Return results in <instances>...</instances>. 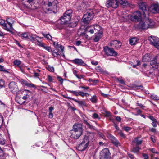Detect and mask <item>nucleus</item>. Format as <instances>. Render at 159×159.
I'll use <instances>...</instances> for the list:
<instances>
[{"mask_svg":"<svg viewBox=\"0 0 159 159\" xmlns=\"http://www.w3.org/2000/svg\"><path fill=\"white\" fill-rule=\"evenodd\" d=\"M20 36L23 39H28L29 35L28 33L25 32L22 34H21Z\"/></svg>","mask_w":159,"mask_h":159,"instance_id":"obj_27","label":"nucleus"},{"mask_svg":"<svg viewBox=\"0 0 159 159\" xmlns=\"http://www.w3.org/2000/svg\"><path fill=\"white\" fill-rule=\"evenodd\" d=\"M13 64L15 65L19 66L21 64V61L17 60H16L14 61Z\"/></svg>","mask_w":159,"mask_h":159,"instance_id":"obj_38","label":"nucleus"},{"mask_svg":"<svg viewBox=\"0 0 159 159\" xmlns=\"http://www.w3.org/2000/svg\"><path fill=\"white\" fill-rule=\"evenodd\" d=\"M92 117L94 119L99 118L98 115L96 113H93V114Z\"/></svg>","mask_w":159,"mask_h":159,"instance_id":"obj_48","label":"nucleus"},{"mask_svg":"<svg viewBox=\"0 0 159 159\" xmlns=\"http://www.w3.org/2000/svg\"><path fill=\"white\" fill-rule=\"evenodd\" d=\"M119 134H120V136L121 137L124 138L125 137V136L124 133H123L121 130H120L119 132L118 133Z\"/></svg>","mask_w":159,"mask_h":159,"instance_id":"obj_57","label":"nucleus"},{"mask_svg":"<svg viewBox=\"0 0 159 159\" xmlns=\"http://www.w3.org/2000/svg\"><path fill=\"white\" fill-rule=\"evenodd\" d=\"M72 11L71 10H69L66 11L61 18V23L64 24H70L69 26L75 27L76 26L77 23L79 21V19L75 17L73 18V20H72L70 22V19L72 16Z\"/></svg>","mask_w":159,"mask_h":159,"instance_id":"obj_1","label":"nucleus"},{"mask_svg":"<svg viewBox=\"0 0 159 159\" xmlns=\"http://www.w3.org/2000/svg\"><path fill=\"white\" fill-rule=\"evenodd\" d=\"M68 92L72 93L73 95H75L76 96H78V93L77 91H71V90H68Z\"/></svg>","mask_w":159,"mask_h":159,"instance_id":"obj_39","label":"nucleus"},{"mask_svg":"<svg viewBox=\"0 0 159 159\" xmlns=\"http://www.w3.org/2000/svg\"><path fill=\"white\" fill-rule=\"evenodd\" d=\"M151 98L154 100H159V97L157 95L154 94H152L151 95Z\"/></svg>","mask_w":159,"mask_h":159,"instance_id":"obj_31","label":"nucleus"},{"mask_svg":"<svg viewBox=\"0 0 159 159\" xmlns=\"http://www.w3.org/2000/svg\"><path fill=\"white\" fill-rule=\"evenodd\" d=\"M6 21L9 26V27H8L9 30H8V31H9L11 33H12L14 30L12 27V24L14 23V20L11 18H7L6 19Z\"/></svg>","mask_w":159,"mask_h":159,"instance_id":"obj_17","label":"nucleus"},{"mask_svg":"<svg viewBox=\"0 0 159 159\" xmlns=\"http://www.w3.org/2000/svg\"><path fill=\"white\" fill-rule=\"evenodd\" d=\"M37 38H39V37L36 36L34 35H29L28 39L31 41H35L36 40Z\"/></svg>","mask_w":159,"mask_h":159,"instance_id":"obj_28","label":"nucleus"},{"mask_svg":"<svg viewBox=\"0 0 159 159\" xmlns=\"http://www.w3.org/2000/svg\"><path fill=\"white\" fill-rule=\"evenodd\" d=\"M24 91L26 93V94L25 95L27 97L29 98L31 94V92L28 90H25Z\"/></svg>","mask_w":159,"mask_h":159,"instance_id":"obj_35","label":"nucleus"},{"mask_svg":"<svg viewBox=\"0 0 159 159\" xmlns=\"http://www.w3.org/2000/svg\"><path fill=\"white\" fill-rule=\"evenodd\" d=\"M97 71L100 72L101 73H104L105 72L104 70L100 66H98L95 68Z\"/></svg>","mask_w":159,"mask_h":159,"instance_id":"obj_30","label":"nucleus"},{"mask_svg":"<svg viewBox=\"0 0 159 159\" xmlns=\"http://www.w3.org/2000/svg\"><path fill=\"white\" fill-rule=\"evenodd\" d=\"M83 131L82 124H75L73 126V129L70 131L71 136L75 139H77L82 134Z\"/></svg>","mask_w":159,"mask_h":159,"instance_id":"obj_3","label":"nucleus"},{"mask_svg":"<svg viewBox=\"0 0 159 159\" xmlns=\"http://www.w3.org/2000/svg\"><path fill=\"white\" fill-rule=\"evenodd\" d=\"M84 121L85 122V123L88 126H89L90 127H91V125L88 123L87 122V120H84Z\"/></svg>","mask_w":159,"mask_h":159,"instance_id":"obj_60","label":"nucleus"},{"mask_svg":"<svg viewBox=\"0 0 159 159\" xmlns=\"http://www.w3.org/2000/svg\"><path fill=\"white\" fill-rule=\"evenodd\" d=\"M93 11V10L91 9H88L86 10V13L83 17V21L85 24L89 23L93 19L94 16Z\"/></svg>","mask_w":159,"mask_h":159,"instance_id":"obj_5","label":"nucleus"},{"mask_svg":"<svg viewBox=\"0 0 159 159\" xmlns=\"http://www.w3.org/2000/svg\"><path fill=\"white\" fill-rule=\"evenodd\" d=\"M110 46L116 48H120L121 45V43L119 41L115 40L110 42L109 43Z\"/></svg>","mask_w":159,"mask_h":159,"instance_id":"obj_16","label":"nucleus"},{"mask_svg":"<svg viewBox=\"0 0 159 159\" xmlns=\"http://www.w3.org/2000/svg\"><path fill=\"white\" fill-rule=\"evenodd\" d=\"M43 35L47 39L51 40L52 39V37L49 34H45L44 33H42Z\"/></svg>","mask_w":159,"mask_h":159,"instance_id":"obj_36","label":"nucleus"},{"mask_svg":"<svg viewBox=\"0 0 159 159\" xmlns=\"http://www.w3.org/2000/svg\"><path fill=\"white\" fill-rule=\"evenodd\" d=\"M5 140L3 138H0V144L3 145L5 144Z\"/></svg>","mask_w":159,"mask_h":159,"instance_id":"obj_44","label":"nucleus"},{"mask_svg":"<svg viewBox=\"0 0 159 159\" xmlns=\"http://www.w3.org/2000/svg\"><path fill=\"white\" fill-rule=\"evenodd\" d=\"M100 159H111V153L107 148L103 149L100 152Z\"/></svg>","mask_w":159,"mask_h":159,"instance_id":"obj_8","label":"nucleus"},{"mask_svg":"<svg viewBox=\"0 0 159 159\" xmlns=\"http://www.w3.org/2000/svg\"><path fill=\"white\" fill-rule=\"evenodd\" d=\"M136 104L137 106H139L142 109H144V108L145 107L142 104L137 102L136 103Z\"/></svg>","mask_w":159,"mask_h":159,"instance_id":"obj_52","label":"nucleus"},{"mask_svg":"<svg viewBox=\"0 0 159 159\" xmlns=\"http://www.w3.org/2000/svg\"><path fill=\"white\" fill-rule=\"evenodd\" d=\"M129 157L131 159H134L135 157L133 155H132L129 153H127Z\"/></svg>","mask_w":159,"mask_h":159,"instance_id":"obj_56","label":"nucleus"},{"mask_svg":"<svg viewBox=\"0 0 159 159\" xmlns=\"http://www.w3.org/2000/svg\"><path fill=\"white\" fill-rule=\"evenodd\" d=\"M9 87L10 91L14 94H16L19 92V89L16 83L14 81L10 83Z\"/></svg>","mask_w":159,"mask_h":159,"instance_id":"obj_10","label":"nucleus"},{"mask_svg":"<svg viewBox=\"0 0 159 159\" xmlns=\"http://www.w3.org/2000/svg\"><path fill=\"white\" fill-rule=\"evenodd\" d=\"M109 138L110 139L112 143L115 146H118L120 145L119 141L114 136L111 134L109 136Z\"/></svg>","mask_w":159,"mask_h":159,"instance_id":"obj_19","label":"nucleus"},{"mask_svg":"<svg viewBox=\"0 0 159 159\" xmlns=\"http://www.w3.org/2000/svg\"><path fill=\"white\" fill-rule=\"evenodd\" d=\"M48 70L49 71L51 72H53L54 71V69L53 67L51 66H48Z\"/></svg>","mask_w":159,"mask_h":159,"instance_id":"obj_46","label":"nucleus"},{"mask_svg":"<svg viewBox=\"0 0 159 159\" xmlns=\"http://www.w3.org/2000/svg\"><path fill=\"white\" fill-rule=\"evenodd\" d=\"M140 148L139 147L137 146L136 147L133 148L132 149V151L134 153H137L139 152Z\"/></svg>","mask_w":159,"mask_h":159,"instance_id":"obj_32","label":"nucleus"},{"mask_svg":"<svg viewBox=\"0 0 159 159\" xmlns=\"http://www.w3.org/2000/svg\"><path fill=\"white\" fill-rule=\"evenodd\" d=\"M139 8L143 12V15L144 17H147V15L148 16V11L146 10V6L145 3L143 2H140L139 4Z\"/></svg>","mask_w":159,"mask_h":159,"instance_id":"obj_15","label":"nucleus"},{"mask_svg":"<svg viewBox=\"0 0 159 159\" xmlns=\"http://www.w3.org/2000/svg\"><path fill=\"white\" fill-rule=\"evenodd\" d=\"M78 95H80L82 97H84L85 96H87L86 95H89V94L87 93H84L81 91H79L78 92Z\"/></svg>","mask_w":159,"mask_h":159,"instance_id":"obj_34","label":"nucleus"},{"mask_svg":"<svg viewBox=\"0 0 159 159\" xmlns=\"http://www.w3.org/2000/svg\"><path fill=\"white\" fill-rule=\"evenodd\" d=\"M93 29L94 27L93 26H88L86 28L85 32L86 33H90L92 34L94 33Z\"/></svg>","mask_w":159,"mask_h":159,"instance_id":"obj_21","label":"nucleus"},{"mask_svg":"<svg viewBox=\"0 0 159 159\" xmlns=\"http://www.w3.org/2000/svg\"><path fill=\"white\" fill-rule=\"evenodd\" d=\"M104 51L105 53L108 56H116L117 53L112 48H110L108 47L104 48Z\"/></svg>","mask_w":159,"mask_h":159,"instance_id":"obj_11","label":"nucleus"},{"mask_svg":"<svg viewBox=\"0 0 159 159\" xmlns=\"http://www.w3.org/2000/svg\"><path fill=\"white\" fill-rule=\"evenodd\" d=\"M37 41V44L39 46L43 48L44 46V44L41 42L39 41L38 39H36Z\"/></svg>","mask_w":159,"mask_h":159,"instance_id":"obj_37","label":"nucleus"},{"mask_svg":"<svg viewBox=\"0 0 159 159\" xmlns=\"http://www.w3.org/2000/svg\"><path fill=\"white\" fill-rule=\"evenodd\" d=\"M149 150L153 153H155L156 154H157L158 153L154 148H150Z\"/></svg>","mask_w":159,"mask_h":159,"instance_id":"obj_47","label":"nucleus"},{"mask_svg":"<svg viewBox=\"0 0 159 159\" xmlns=\"http://www.w3.org/2000/svg\"><path fill=\"white\" fill-rule=\"evenodd\" d=\"M148 11L154 14L159 13V5L157 3L153 4L148 8Z\"/></svg>","mask_w":159,"mask_h":159,"instance_id":"obj_13","label":"nucleus"},{"mask_svg":"<svg viewBox=\"0 0 159 159\" xmlns=\"http://www.w3.org/2000/svg\"><path fill=\"white\" fill-rule=\"evenodd\" d=\"M135 110H137V114L136 115H140L141 113V111L139 109H138L137 108L135 109Z\"/></svg>","mask_w":159,"mask_h":159,"instance_id":"obj_59","label":"nucleus"},{"mask_svg":"<svg viewBox=\"0 0 159 159\" xmlns=\"http://www.w3.org/2000/svg\"><path fill=\"white\" fill-rule=\"evenodd\" d=\"M106 6L107 7H111L112 8H116L118 6L117 0H107Z\"/></svg>","mask_w":159,"mask_h":159,"instance_id":"obj_12","label":"nucleus"},{"mask_svg":"<svg viewBox=\"0 0 159 159\" xmlns=\"http://www.w3.org/2000/svg\"><path fill=\"white\" fill-rule=\"evenodd\" d=\"M97 97L96 95L93 96L90 98V100L93 103H95L97 102Z\"/></svg>","mask_w":159,"mask_h":159,"instance_id":"obj_29","label":"nucleus"},{"mask_svg":"<svg viewBox=\"0 0 159 159\" xmlns=\"http://www.w3.org/2000/svg\"><path fill=\"white\" fill-rule=\"evenodd\" d=\"M0 71L4 72L5 73H9L8 71L3 66L1 65H0Z\"/></svg>","mask_w":159,"mask_h":159,"instance_id":"obj_33","label":"nucleus"},{"mask_svg":"<svg viewBox=\"0 0 159 159\" xmlns=\"http://www.w3.org/2000/svg\"><path fill=\"white\" fill-rule=\"evenodd\" d=\"M73 63L75 64H77L79 66H85L86 64L84 62V61L81 59H75L72 61Z\"/></svg>","mask_w":159,"mask_h":159,"instance_id":"obj_18","label":"nucleus"},{"mask_svg":"<svg viewBox=\"0 0 159 159\" xmlns=\"http://www.w3.org/2000/svg\"><path fill=\"white\" fill-rule=\"evenodd\" d=\"M89 141L87 136H85L82 140L81 143L77 147V149L80 151L84 150L88 147L89 144Z\"/></svg>","mask_w":159,"mask_h":159,"instance_id":"obj_6","label":"nucleus"},{"mask_svg":"<svg viewBox=\"0 0 159 159\" xmlns=\"http://www.w3.org/2000/svg\"><path fill=\"white\" fill-rule=\"evenodd\" d=\"M25 85L28 87H34V85L32 84H29L28 83H26L25 84Z\"/></svg>","mask_w":159,"mask_h":159,"instance_id":"obj_50","label":"nucleus"},{"mask_svg":"<svg viewBox=\"0 0 159 159\" xmlns=\"http://www.w3.org/2000/svg\"><path fill=\"white\" fill-rule=\"evenodd\" d=\"M143 66L144 67V69L146 70H148L150 69V66L149 65H147L146 64H143Z\"/></svg>","mask_w":159,"mask_h":159,"instance_id":"obj_43","label":"nucleus"},{"mask_svg":"<svg viewBox=\"0 0 159 159\" xmlns=\"http://www.w3.org/2000/svg\"><path fill=\"white\" fill-rule=\"evenodd\" d=\"M57 80L61 82V84H62L63 82V79L60 77H57Z\"/></svg>","mask_w":159,"mask_h":159,"instance_id":"obj_55","label":"nucleus"},{"mask_svg":"<svg viewBox=\"0 0 159 159\" xmlns=\"http://www.w3.org/2000/svg\"><path fill=\"white\" fill-rule=\"evenodd\" d=\"M0 24L3 27L4 29L8 31L9 30L8 27L7 26L5 21L2 19L0 20Z\"/></svg>","mask_w":159,"mask_h":159,"instance_id":"obj_23","label":"nucleus"},{"mask_svg":"<svg viewBox=\"0 0 159 159\" xmlns=\"http://www.w3.org/2000/svg\"><path fill=\"white\" fill-rule=\"evenodd\" d=\"M94 29H93L94 30V33H97L98 31H101V27L98 25H93Z\"/></svg>","mask_w":159,"mask_h":159,"instance_id":"obj_26","label":"nucleus"},{"mask_svg":"<svg viewBox=\"0 0 159 159\" xmlns=\"http://www.w3.org/2000/svg\"><path fill=\"white\" fill-rule=\"evenodd\" d=\"M133 141L137 144L139 145L142 143V140L141 139L140 137H137L134 139Z\"/></svg>","mask_w":159,"mask_h":159,"instance_id":"obj_25","label":"nucleus"},{"mask_svg":"<svg viewBox=\"0 0 159 159\" xmlns=\"http://www.w3.org/2000/svg\"><path fill=\"white\" fill-rule=\"evenodd\" d=\"M136 65L131 64V65L134 68H135L136 66H139L140 64V62L139 60H136Z\"/></svg>","mask_w":159,"mask_h":159,"instance_id":"obj_49","label":"nucleus"},{"mask_svg":"<svg viewBox=\"0 0 159 159\" xmlns=\"http://www.w3.org/2000/svg\"><path fill=\"white\" fill-rule=\"evenodd\" d=\"M116 120L118 121L119 122H120L121 121V118L120 117V116H117L116 117Z\"/></svg>","mask_w":159,"mask_h":159,"instance_id":"obj_62","label":"nucleus"},{"mask_svg":"<svg viewBox=\"0 0 159 159\" xmlns=\"http://www.w3.org/2000/svg\"><path fill=\"white\" fill-rule=\"evenodd\" d=\"M148 39L150 44L153 45L155 48L159 49V38L154 36L148 37Z\"/></svg>","mask_w":159,"mask_h":159,"instance_id":"obj_7","label":"nucleus"},{"mask_svg":"<svg viewBox=\"0 0 159 159\" xmlns=\"http://www.w3.org/2000/svg\"><path fill=\"white\" fill-rule=\"evenodd\" d=\"M147 117L149 118L152 121V125L154 127H157V123H158V122L156 119L153 116H147Z\"/></svg>","mask_w":159,"mask_h":159,"instance_id":"obj_22","label":"nucleus"},{"mask_svg":"<svg viewBox=\"0 0 159 159\" xmlns=\"http://www.w3.org/2000/svg\"><path fill=\"white\" fill-rule=\"evenodd\" d=\"M155 24L154 22L152 20L147 19L145 18L138 23V25L140 29H146L148 28H152Z\"/></svg>","mask_w":159,"mask_h":159,"instance_id":"obj_4","label":"nucleus"},{"mask_svg":"<svg viewBox=\"0 0 159 159\" xmlns=\"http://www.w3.org/2000/svg\"><path fill=\"white\" fill-rule=\"evenodd\" d=\"M142 156L144 159H148L149 157L147 154L143 153Z\"/></svg>","mask_w":159,"mask_h":159,"instance_id":"obj_53","label":"nucleus"},{"mask_svg":"<svg viewBox=\"0 0 159 159\" xmlns=\"http://www.w3.org/2000/svg\"><path fill=\"white\" fill-rule=\"evenodd\" d=\"M51 52H52V55L55 57H57L58 55H59V54L58 52H56L55 50H52Z\"/></svg>","mask_w":159,"mask_h":159,"instance_id":"obj_40","label":"nucleus"},{"mask_svg":"<svg viewBox=\"0 0 159 159\" xmlns=\"http://www.w3.org/2000/svg\"><path fill=\"white\" fill-rule=\"evenodd\" d=\"M54 109V108L52 107H49V113H52V111Z\"/></svg>","mask_w":159,"mask_h":159,"instance_id":"obj_64","label":"nucleus"},{"mask_svg":"<svg viewBox=\"0 0 159 159\" xmlns=\"http://www.w3.org/2000/svg\"><path fill=\"white\" fill-rule=\"evenodd\" d=\"M101 94L103 97H104L105 98H107L108 97V95L107 94H105L102 93V92H101Z\"/></svg>","mask_w":159,"mask_h":159,"instance_id":"obj_63","label":"nucleus"},{"mask_svg":"<svg viewBox=\"0 0 159 159\" xmlns=\"http://www.w3.org/2000/svg\"><path fill=\"white\" fill-rule=\"evenodd\" d=\"M48 81L50 82H51L52 81V77L50 75H48Z\"/></svg>","mask_w":159,"mask_h":159,"instance_id":"obj_58","label":"nucleus"},{"mask_svg":"<svg viewBox=\"0 0 159 159\" xmlns=\"http://www.w3.org/2000/svg\"><path fill=\"white\" fill-rule=\"evenodd\" d=\"M4 82L2 80H0V88L4 86Z\"/></svg>","mask_w":159,"mask_h":159,"instance_id":"obj_51","label":"nucleus"},{"mask_svg":"<svg viewBox=\"0 0 159 159\" xmlns=\"http://www.w3.org/2000/svg\"><path fill=\"white\" fill-rule=\"evenodd\" d=\"M88 81L90 82H92L94 83H96L98 82V80H94L92 79H89Z\"/></svg>","mask_w":159,"mask_h":159,"instance_id":"obj_54","label":"nucleus"},{"mask_svg":"<svg viewBox=\"0 0 159 159\" xmlns=\"http://www.w3.org/2000/svg\"><path fill=\"white\" fill-rule=\"evenodd\" d=\"M122 129L127 132H128L132 129L131 127L128 126L124 127L122 128Z\"/></svg>","mask_w":159,"mask_h":159,"instance_id":"obj_42","label":"nucleus"},{"mask_svg":"<svg viewBox=\"0 0 159 159\" xmlns=\"http://www.w3.org/2000/svg\"><path fill=\"white\" fill-rule=\"evenodd\" d=\"M138 41V39L136 37H133L130 39L129 43L131 45L136 44Z\"/></svg>","mask_w":159,"mask_h":159,"instance_id":"obj_24","label":"nucleus"},{"mask_svg":"<svg viewBox=\"0 0 159 159\" xmlns=\"http://www.w3.org/2000/svg\"><path fill=\"white\" fill-rule=\"evenodd\" d=\"M103 33L102 31H101L95 35V37L94 39V40L95 42H98L100 39L103 36Z\"/></svg>","mask_w":159,"mask_h":159,"instance_id":"obj_20","label":"nucleus"},{"mask_svg":"<svg viewBox=\"0 0 159 159\" xmlns=\"http://www.w3.org/2000/svg\"><path fill=\"white\" fill-rule=\"evenodd\" d=\"M131 20L134 22H138L141 20V13L139 11H136L130 17Z\"/></svg>","mask_w":159,"mask_h":159,"instance_id":"obj_14","label":"nucleus"},{"mask_svg":"<svg viewBox=\"0 0 159 159\" xmlns=\"http://www.w3.org/2000/svg\"><path fill=\"white\" fill-rule=\"evenodd\" d=\"M159 57V54H157L155 57L149 53L146 54L143 57V61H155L157 58Z\"/></svg>","mask_w":159,"mask_h":159,"instance_id":"obj_9","label":"nucleus"},{"mask_svg":"<svg viewBox=\"0 0 159 159\" xmlns=\"http://www.w3.org/2000/svg\"><path fill=\"white\" fill-rule=\"evenodd\" d=\"M78 103L80 106H84L85 105V102L83 101H79Z\"/></svg>","mask_w":159,"mask_h":159,"instance_id":"obj_45","label":"nucleus"},{"mask_svg":"<svg viewBox=\"0 0 159 159\" xmlns=\"http://www.w3.org/2000/svg\"><path fill=\"white\" fill-rule=\"evenodd\" d=\"M57 0H43L42 3L43 10L45 13L50 11H54L57 8Z\"/></svg>","mask_w":159,"mask_h":159,"instance_id":"obj_2","label":"nucleus"},{"mask_svg":"<svg viewBox=\"0 0 159 159\" xmlns=\"http://www.w3.org/2000/svg\"><path fill=\"white\" fill-rule=\"evenodd\" d=\"M91 63L92 65L94 66H96L98 64V62L97 61H92Z\"/></svg>","mask_w":159,"mask_h":159,"instance_id":"obj_61","label":"nucleus"},{"mask_svg":"<svg viewBox=\"0 0 159 159\" xmlns=\"http://www.w3.org/2000/svg\"><path fill=\"white\" fill-rule=\"evenodd\" d=\"M43 48L49 52H52V50L51 49V48L50 47L45 46L44 45L43 47Z\"/></svg>","mask_w":159,"mask_h":159,"instance_id":"obj_41","label":"nucleus"}]
</instances>
